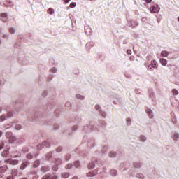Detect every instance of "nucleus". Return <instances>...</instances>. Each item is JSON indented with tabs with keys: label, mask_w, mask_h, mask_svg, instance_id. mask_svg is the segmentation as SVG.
Masks as SVG:
<instances>
[{
	"label": "nucleus",
	"mask_w": 179,
	"mask_h": 179,
	"mask_svg": "<svg viewBox=\"0 0 179 179\" xmlns=\"http://www.w3.org/2000/svg\"><path fill=\"white\" fill-rule=\"evenodd\" d=\"M142 166V164H141V163H134V166L136 167V169H139V167H141Z\"/></svg>",
	"instance_id": "obj_17"
},
{
	"label": "nucleus",
	"mask_w": 179,
	"mask_h": 179,
	"mask_svg": "<svg viewBox=\"0 0 179 179\" xmlns=\"http://www.w3.org/2000/svg\"><path fill=\"white\" fill-rule=\"evenodd\" d=\"M7 117H8V118H12V117H13V114H12V113H10V112H8L7 113Z\"/></svg>",
	"instance_id": "obj_25"
},
{
	"label": "nucleus",
	"mask_w": 179,
	"mask_h": 179,
	"mask_svg": "<svg viewBox=\"0 0 179 179\" xmlns=\"http://www.w3.org/2000/svg\"><path fill=\"white\" fill-rule=\"evenodd\" d=\"M148 113L150 115V118H152L153 117V112H152V110H148Z\"/></svg>",
	"instance_id": "obj_24"
},
{
	"label": "nucleus",
	"mask_w": 179,
	"mask_h": 179,
	"mask_svg": "<svg viewBox=\"0 0 179 179\" xmlns=\"http://www.w3.org/2000/svg\"><path fill=\"white\" fill-rule=\"evenodd\" d=\"M141 141H142V142H145L146 141V137L141 136Z\"/></svg>",
	"instance_id": "obj_28"
},
{
	"label": "nucleus",
	"mask_w": 179,
	"mask_h": 179,
	"mask_svg": "<svg viewBox=\"0 0 179 179\" xmlns=\"http://www.w3.org/2000/svg\"><path fill=\"white\" fill-rule=\"evenodd\" d=\"M75 6H76V3H71L67 9H69L70 8H75Z\"/></svg>",
	"instance_id": "obj_22"
},
{
	"label": "nucleus",
	"mask_w": 179,
	"mask_h": 179,
	"mask_svg": "<svg viewBox=\"0 0 179 179\" xmlns=\"http://www.w3.org/2000/svg\"><path fill=\"white\" fill-rule=\"evenodd\" d=\"M161 55L162 57H169V52L164 50L161 52Z\"/></svg>",
	"instance_id": "obj_12"
},
{
	"label": "nucleus",
	"mask_w": 179,
	"mask_h": 179,
	"mask_svg": "<svg viewBox=\"0 0 179 179\" xmlns=\"http://www.w3.org/2000/svg\"><path fill=\"white\" fill-rule=\"evenodd\" d=\"M6 117L5 115L0 116V122H3V121L6 120Z\"/></svg>",
	"instance_id": "obj_21"
},
{
	"label": "nucleus",
	"mask_w": 179,
	"mask_h": 179,
	"mask_svg": "<svg viewBox=\"0 0 179 179\" xmlns=\"http://www.w3.org/2000/svg\"><path fill=\"white\" fill-rule=\"evenodd\" d=\"M40 166V161H36L34 162V167H38Z\"/></svg>",
	"instance_id": "obj_16"
},
{
	"label": "nucleus",
	"mask_w": 179,
	"mask_h": 179,
	"mask_svg": "<svg viewBox=\"0 0 179 179\" xmlns=\"http://www.w3.org/2000/svg\"><path fill=\"white\" fill-rule=\"evenodd\" d=\"M127 53L129 54V55H131L132 54V50H127Z\"/></svg>",
	"instance_id": "obj_36"
},
{
	"label": "nucleus",
	"mask_w": 179,
	"mask_h": 179,
	"mask_svg": "<svg viewBox=\"0 0 179 179\" xmlns=\"http://www.w3.org/2000/svg\"><path fill=\"white\" fill-rule=\"evenodd\" d=\"M48 170H50V167L48 166H43L41 168V171H43V173L48 171Z\"/></svg>",
	"instance_id": "obj_10"
},
{
	"label": "nucleus",
	"mask_w": 179,
	"mask_h": 179,
	"mask_svg": "<svg viewBox=\"0 0 179 179\" xmlns=\"http://www.w3.org/2000/svg\"><path fill=\"white\" fill-rule=\"evenodd\" d=\"M109 156H110V157H115V153H114V152H110V153H109Z\"/></svg>",
	"instance_id": "obj_30"
},
{
	"label": "nucleus",
	"mask_w": 179,
	"mask_h": 179,
	"mask_svg": "<svg viewBox=\"0 0 179 179\" xmlns=\"http://www.w3.org/2000/svg\"><path fill=\"white\" fill-rule=\"evenodd\" d=\"M15 129H17V131L22 129V126L20 124H17L15 127Z\"/></svg>",
	"instance_id": "obj_23"
},
{
	"label": "nucleus",
	"mask_w": 179,
	"mask_h": 179,
	"mask_svg": "<svg viewBox=\"0 0 179 179\" xmlns=\"http://www.w3.org/2000/svg\"><path fill=\"white\" fill-rule=\"evenodd\" d=\"M0 44H1V41H0Z\"/></svg>",
	"instance_id": "obj_53"
},
{
	"label": "nucleus",
	"mask_w": 179,
	"mask_h": 179,
	"mask_svg": "<svg viewBox=\"0 0 179 179\" xmlns=\"http://www.w3.org/2000/svg\"><path fill=\"white\" fill-rule=\"evenodd\" d=\"M148 3H150L152 2V0H145Z\"/></svg>",
	"instance_id": "obj_43"
},
{
	"label": "nucleus",
	"mask_w": 179,
	"mask_h": 179,
	"mask_svg": "<svg viewBox=\"0 0 179 179\" xmlns=\"http://www.w3.org/2000/svg\"><path fill=\"white\" fill-rule=\"evenodd\" d=\"M137 177H138V178H143V175H142V174H138V175L137 176Z\"/></svg>",
	"instance_id": "obj_39"
},
{
	"label": "nucleus",
	"mask_w": 179,
	"mask_h": 179,
	"mask_svg": "<svg viewBox=\"0 0 179 179\" xmlns=\"http://www.w3.org/2000/svg\"><path fill=\"white\" fill-rule=\"evenodd\" d=\"M62 163V161L61 160V159L57 158L55 160V164H57V166L61 164Z\"/></svg>",
	"instance_id": "obj_13"
},
{
	"label": "nucleus",
	"mask_w": 179,
	"mask_h": 179,
	"mask_svg": "<svg viewBox=\"0 0 179 179\" xmlns=\"http://www.w3.org/2000/svg\"><path fill=\"white\" fill-rule=\"evenodd\" d=\"M127 125H131V119L129 118L127 119Z\"/></svg>",
	"instance_id": "obj_34"
},
{
	"label": "nucleus",
	"mask_w": 179,
	"mask_h": 179,
	"mask_svg": "<svg viewBox=\"0 0 179 179\" xmlns=\"http://www.w3.org/2000/svg\"><path fill=\"white\" fill-rule=\"evenodd\" d=\"M6 162L7 163H9V164H12L13 166H16V164H19V161L17 159H9Z\"/></svg>",
	"instance_id": "obj_2"
},
{
	"label": "nucleus",
	"mask_w": 179,
	"mask_h": 179,
	"mask_svg": "<svg viewBox=\"0 0 179 179\" xmlns=\"http://www.w3.org/2000/svg\"><path fill=\"white\" fill-rule=\"evenodd\" d=\"M76 129H78V127H76Z\"/></svg>",
	"instance_id": "obj_52"
},
{
	"label": "nucleus",
	"mask_w": 179,
	"mask_h": 179,
	"mask_svg": "<svg viewBox=\"0 0 179 179\" xmlns=\"http://www.w3.org/2000/svg\"><path fill=\"white\" fill-rule=\"evenodd\" d=\"M51 72H52L53 73H55V72H57V69L56 68H52L51 69Z\"/></svg>",
	"instance_id": "obj_37"
},
{
	"label": "nucleus",
	"mask_w": 179,
	"mask_h": 179,
	"mask_svg": "<svg viewBox=\"0 0 179 179\" xmlns=\"http://www.w3.org/2000/svg\"><path fill=\"white\" fill-rule=\"evenodd\" d=\"M73 179H78V177H73Z\"/></svg>",
	"instance_id": "obj_47"
},
{
	"label": "nucleus",
	"mask_w": 179,
	"mask_h": 179,
	"mask_svg": "<svg viewBox=\"0 0 179 179\" xmlns=\"http://www.w3.org/2000/svg\"><path fill=\"white\" fill-rule=\"evenodd\" d=\"M80 163H79V162L78 161H76L75 163H74V166H76V167H78L79 166H80Z\"/></svg>",
	"instance_id": "obj_31"
},
{
	"label": "nucleus",
	"mask_w": 179,
	"mask_h": 179,
	"mask_svg": "<svg viewBox=\"0 0 179 179\" xmlns=\"http://www.w3.org/2000/svg\"><path fill=\"white\" fill-rule=\"evenodd\" d=\"M179 138V134H176L174 136H173V139L175 141H177Z\"/></svg>",
	"instance_id": "obj_26"
},
{
	"label": "nucleus",
	"mask_w": 179,
	"mask_h": 179,
	"mask_svg": "<svg viewBox=\"0 0 179 179\" xmlns=\"http://www.w3.org/2000/svg\"><path fill=\"white\" fill-rule=\"evenodd\" d=\"M50 156H51V153L49 154V157H50Z\"/></svg>",
	"instance_id": "obj_49"
},
{
	"label": "nucleus",
	"mask_w": 179,
	"mask_h": 179,
	"mask_svg": "<svg viewBox=\"0 0 179 179\" xmlns=\"http://www.w3.org/2000/svg\"><path fill=\"white\" fill-rule=\"evenodd\" d=\"M29 164H30V163H29L27 162L22 163L20 167V170H24V169H26V167H27V166H29Z\"/></svg>",
	"instance_id": "obj_7"
},
{
	"label": "nucleus",
	"mask_w": 179,
	"mask_h": 179,
	"mask_svg": "<svg viewBox=\"0 0 179 179\" xmlns=\"http://www.w3.org/2000/svg\"><path fill=\"white\" fill-rule=\"evenodd\" d=\"M110 176L115 177V176H117V171H115V169L110 170Z\"/></svg>",
	"instance_id": "obj_11"
},
{
	"label": "nucleus",
	"mask_w": 179,
	"mask_h": 179,
	"mask_svg": "<svg viewBox=\"0 0 179 179\" xmlns=\"http://www.w3.org/2000/svg\"><path fill=\"white\" fill-rule=\"evenodd\" d=\"M43 148H44V144L38 145V149H43Z\"/></svg>",
	"instance_id": "obj_29"
},
{
	"label": "nucleus",
	"mask_w": 179,
	"mask_h": 179,
	"mask_svg": "<svg viewBox=\"0 0 179 179\" xmlns=\"http://www.w3.org/2000/svg\"><path fill=\"white\" fill-rule=\"evenodd\" d=\"M11 157H17V155H11Z\"/></svg>",
	"instance_id": "obj_45"
},
{
	"label": "nucleus",
	"mask_w": 179,
	"mask_h": 179,
	"mask_svg": "<svg viewBox=\"0 0 179 179\" xmlns=\"http://www.w3.org/2000/svg\"><path fill=\"white\" fill-rule=\"evenodd\" d=\"M6 155H8V151H6Z\"/></svg>",
	"instance_id": "obj_50"
},
{
	"label": "nucleus",
	"mask_w": 179,
	"mask_h": 179,
	"mask_svg": "<svg viewBox=\"0 0 179 179\" xmlns=\"http://www.w3.org/2000/svg\"><path fill=\"white\" fill-rule=\"evenodd\" d=\"M62 177H63L64 178H68L69 177V173H62Z\"/></svg>",
	"instance_id": "obj_15"
},
{
	"label": "nucleus",
	"mask_w": 179,
	"mask_h": 179,
	"mask_svg": "<svg viewBox=\"0 0 179 179\" xmlns=\"http://www.w3.org/2000/svg\"><path fill=\"white\" fill-rule=\"evenodd\" d=\"M2 135H3V133L1 131H0V138L2 136Z\"/></svg>",
	"instance_id": "obj_44"
},
{
	"label": "nucleus",
	"mask_w": 179,
	"mask_h": 179,
	"mask_svg": "<svg viewBox=\"0 0 179 179\" xmlns=\"http://www.w3.org/2000/svg\"><path fill=\"white\" fill-rule=\"evenodd\" d=\"M160 63L164 66H166V65H167V60L166 59H160Z\"/></svg>",
	"instance_id": "obj_9"
},
{
	"label": "nucleus",
	"mask_w": 179,
	"mask_h": 179,
	"mask_svg": "<svg viewBox=\"0 0 179 179\" xmlns=\"http://www.w3.org/2000/svg\"><path fill=\"white\" fill-rule=\"evenodd\" d=\"M7 179H13V176L10 175V176H7Z\"/></svg>",
	"instance_id": "obj_40"
},
{
	"label": "nucleus",
	"mask_w": 179,
	"mask_h": 179,
	"mask_svg": "<svg viewBox=\"0 0 179 179\" xmlns=\"http://www.w3.org/2000/svg\"><path fill=\"white\" fill-rule=\"evenodd\" d=\"M1 20H2L3 22H6V20H8V14L2 13L1 15Z\"/></svg>",
	"instance_id": "obj_4"
},
{
	"label": "nucleus",
	"mask_w": 179,
	"mask_h": 179,
	"mask_svg": "<svg viewBox=\"0 0 179 179\" xmlns=\"http://www.w3.org/2000/svg\"><path fill=\"white\" fill-rule=\"evenodd\" d=\"M27 159H33V155L27 154Z\"/></svg>",
	"instance_id": "obj_27"
},
{
	"label": "nucleus",
	"mask_w": 179,
	"mask_h": 179,
	"mask_svg": "<svg viewBox=\"0 0 179 179\" xmlns=\"http://www.w3.org/2000/svg\"><path fill=\"white\" fill-rule=\"evenodd\" d=\"M95 108H96V110H98L99 111H100V106L96 105V106H95Z\"/></svg>",
	"instance_id": "obj_38"
},
{
	"label": "nucleus",
	"mask_w": 179,
	"mask_h": 179,
	"mask_svg": "<svg viewBox=\"0 0 179 179\" xmlns=\"http://www.w3.org/2000/svg\"><path fill=\"white\" fill-rule=\"evenodd\" d=\"M159 10V8H157V6H153L152 7H151V13H157Z\"/></svg>",
	"instance_id": "obj_5"
},
{
	"label": "nucleus",
	"mask_w": 179,
	"mask_h": 179,
	"mask_svg": "<svg viewBox=\"0 0 179 179\" xmlns=\"http://www.w3.org/2000/svg\"><path fill=\"white\" fill-rule=\"evenodd\" d=\"M72 166H73L72 164H69L66 166V169H72Z\"/></svg>",
	"instance_id": "obj_32"
},
{
	"label": "nucleus",
	"mask_w": 179,
	"mask_h": 179,
	"mask_svg": "<svg viewBox=\"0 0 179 179\" xmlns=\"http://www.w3.org/2000/svg\"><path fill=\"white\" fill-rule=\"evenodd\" d=\"M54 9H52V8H49L48 10V13L49 14V15H53V13H54Z\"/></svg>",
	"instance_id": "obj_18"
},
{
	"label": "nucleus",
	"mask_w": 179,
	"mask_h": 179,
	"mask_svg": "<svg viewBox=\"0 0 179 179\" xmlns=\"http://www.w3.org/2000/svg\"><path fill=\"white\" fill-rule=\"evenodd\" d=\"M0 113H2V108L0 107Z\"/></svg>",
	"instance_id": "obj_46"
},
{
	"label": "nucleus",
	"mask_w": 179,
	"mask_h": 179,
	"mask_svg": "<svg viewBox=\"0 0 179 179\" xmlns=\"http://www.w3.org/2000/svg\"><path fill=\"white\" fill-rule=\"evenodd\" d=\"M2 149H3V143H1L0 145V150H2Z\"/></svg>",
	"instance_id": "obj_41"
},
{
	"label": "nucleus",
	"mask_w": 179,
	"mask_h": 179,
	"mask_svg": "<svg viewBox=\"0 0 179 179\" xmlns=\"http://www.w3.org/2000/svg\"><path fill=\"white\" fill-rule=\"evenodd\" d=\"M15 29L14 28H10V33H11V34H13L15 33Z\"/></svg>",
	"instance_id": "obj_33"
},
{
	"label": "nucleus",
	"mask_w": 179,
	"mask_h": 179,
	"mask_svg": "<svg viewBox=\"0 0 179 179\" xmlns=\"http://www.w3.org/2000/svg\"><path fill=\"white\" fill-rule=\"evenodd\" d=\"M6 138H7V139H8L9 143H12L15 142V141H16V139H17L16 136H13L12 132H7L6 134Z\"/></svg>",
	"instance_id": "obj_1"
},
{
	"label": "nucleus",
	"mask_w": 179,
	"mask_h": 179,
	"mask_svg": "<svg viewBox=\"0 0 179 179\" xmlns=\"http://www.w3.org/2000/svg\"><path fill=\"white\" fill-rule=\"evenodd\" d=\"M8 170L7 166H0V173H5Z\"/></svg>",
	"instance_id": "obj_8"
},
{
	"label": "nucleus",
	"mask_w": 179,
	"mask_h": 179,
	"mask_svg": "<svg viewBox=\"0 0 179 179\" xmlns=\"http://www.w3.org/2000/svg\"><path fill=\"white\" fill-rule=\"evenodd\" d=\"M0 164H1V161H0Z\"/></svg>",
	"instance_id": "obj_54"
},
{
	"label": "nucleus",
	"mask_w": 179,
	"mask_h": 179,
	"mask_svg": "<svg viewBox=\"0 0 179 179\" xmlns=\"http://www.w3.org/2000/svg\"><path fill=\"white\" fill-rule=\"evenodd\" d=\"M88 167L89 169H94L95 167L94 162L90 163Z\"/></svg>",
	"instance_id": "obj_20"
},
{
	"label": "nucleus",
	"mask_w": 179,
	"mask_h": 179,
	"mask_svg": "<svg viewBox=\"0 0 179 179\" xmlns=\"http://www.w3.org/2000/svg\"><path fill=\"white\" fill-rule=\"evenodd\" d=\"M150 69H152V68H157V62L155 61H152L151 64L148 66Z\"/></svg>",
	"instance_id": "obj_6"
},
{
	"label": "nucleus",
	"mask_w": 179,
	"mask_h": 179,
	"mask_svg": "<svg viewBox=\"0 0 179 179\" xmlns=\"http://www.w3.org/2000/svg\"><path fill=\"white\" fill-rule=\"evenodd\" d=\"M178 22H179V17H178Z\"/></svg>",
	"instance_id": "obj_51"
},
{
	"label": "nucleus",
	"mask_w": 179,
	"mask_h": 179,
	"mask_svg": "<svg viewBox=\"0 0 179 179\" xmlns=\"http://www.w3.org/2000/svg\"><path fill=\"white\" fill-rule=\"evenodd\" d=\"M172 93L173 94V96H177V94H178V91L176 89L172 90Z\"/></svg>",
	"instance_id": "obj_19"
},
{
	"label": "nucleus",
	"mask_w": 179,
	"mask_h": 179,
	"mask_svg": "<svg viewBox=\"0 0 179 179\" xmlns=\"http://www.w3.org/2000/svg\"><path fill=\"white\" fill-rule=\"evenodd\" d=\"M93 176H94V174L93 173H92V172H90V173H88V174H87V176H88V177H93Z\"/></svg>",
	"instance_id": "obj_35"
},
{
	"label": "nucleus",
	"mask_w": 179,
	"mask_h": 179,
	"mask_svg": "<svg viewBox=\"0 0 179 179\" xmlns=\"http://www.w3.org/2000/svg\"><path fill=\"white\" fill-rule=\"evenodd\" d=\"M76 99H78L80 100H83V99H85V96H82V95H80L79 94H76Z\"/></svg>",
	"instance_id": "obj_14"
},
{
	"label": "nucleus",
	"mask_w": 179,
	"mask_h": 179,
	"mask_svg": "<svg viewBox=\"0 0 179 179\" xmlns=\"http://www.w3.org/2000/svg\"><path fill=\"white\" fill-rule=\"evenodd\" d=\"M42 179H57L56 175H45L44 176Z\"/></svg>",
	"instance_id": "obj_3"
},
{
	"label": "nucleus",
	"mask_w": 179,
	"mask_h": 179,
	"mask_svg": "<svg viewBox=\"0 0 179 179\" xmlns=\"http://www.w3.org/2000/svg\"><path fill=\"white\" fill-rule=\"evenodd\" d=\"M64 2H65V3H68V2H69V1H71V0H63Z\"/></svg>",
	"instance_id": "obj_42"
},
{
	"label": "nucleus",
	"mask_w": 179,
	"mask_h": 179,
	"mask_svg": "<svg viewBox=\"0 0 179 179\" xmlns=\"http://www.w3.org/2000/svg\"><path fill=\"white\" fill-rule=\"evenodd\" d=\"M21 179H27V178H21Z\"/></svg>",
	"instance_id": "obj_48"
}]
</instances>
